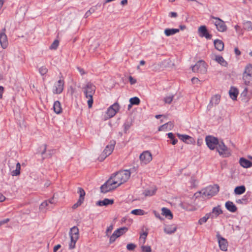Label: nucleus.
Here are the masks:
<instances>
[{"label":"nucleus","mask_w":252,"mask_h":252,"mask_svg":"<svg viewBox=\"0 0 252 252\" xmlns=\"http://www.w3.org/2000/svg\"><path fill=\"white\" fill-rule=\"evenodd\" d=\"M131 172L129 170H121L116 173L111 177L113 184L117 187L126 182L130 176Z\"/></svg>","instance_id":"1"},{"label":"nucleus","mask_w":252,"mask_h":252,"mask_svg":"<svg viewBox=\"0 0 252 252\" xmlns=\"http://www.w3.org/2000/svg\"><path fill=\"white\" fill-rule=\"evenodd\" d=\"M95 86L91 83H88L83 88V92L85 97L89 99L87 101L88 107L91 108L93 103V95L95 92Z\"/></svg>","instance_id":"2"},{"label":"nucleus","mask_w":252,"mask_h":252,"mask_svg":"<svg viewBox=\"0 0 252 252\" xmlns=\"http://www.w3.org/2000/svg\"><path fill=\"white\" fill-rule=\"evenodd\" d=\"M242 79L245 85L252 87V65L251 64H249L245 67Z\"/></svg>","instance_id":"3"},{"label":"nucleus","mask_w":252,"mask_h":252,"mask_svg":"<svg viewBox=\"0 0 252 252\" xmlns=\"http://www.w3.org/2000/svg\"><path fill=\"white\" fill-rule=\"evenodd\" d=\"M69 236L70 237V242L69 244V249L72 250L75 248L76 243L79 237V231L77 227L73 226L70 228Z\"/></svg>","instance_id":"4"},{"label":"nucleus","mask_w":252,"mask_h":252,"mask_svg":"<svg viewBox=\"0 0 252 252\" xmlns=\"http://www.w3.org/2000/svg\"><path fill=\"white\" fill-rule=\"evenodd\" d=\"M210 21L215 25L216 29L218 31L220 32H224L226 31V25L224 22L220 18L214 16H211Z\"/></svg>","instance_id":"5"},{"label":"nucleus","mask_w":252,"mask_h":252,"mask_svg":"<svg viewBox=\"0 0 252 252\" xmlns=\"http://www.w3.org/2000/svg\"><path fill=\"white\" fill-rule=\"evenodd\" d=\"M219 191V187L217 185L209 186L203 189L201 191L203 195L205 197H211L216 194Z\"/></svg>","instance_id":"6"},{"label":"nucleus","mask_w":252,"mask_h":252,"mask_svg":"<svg viewBox=\"0 0 252 252\" xmlns=\"http://www.w3.org/2000/svg\"><path fill=\"white\" fill-rule=\"evenodd\" d=\"M217 151L222 157H228L231 155L230 150L224 145L223 142L219 143L217 147Z\"/></svg>","instance_id":"7"},{"label":"nucleus","mask_w":252,"mask_h":252,"mask_svg":"<svg viewBox=\"0 0 252 252\" xmlns=\"http://www.w3.org/2000/svg\"><path fill=\"white\" fill-rule=\"evenodd\" d=\"M192 70L194 72L204 73L207 71L206 64L204 61L200 60L192 66Z\"/></svg>","instance_id":"8"},{"label":"nucleus","mask_w":252,"mask_h":252,"mask_svg":"<svg viewBox=\"0 0 252 252\" xmlns=\"http://www.w3.org/2000/svg\"><path fill=\"white\" fill-rule=\"evenodd\" d=\"M206 144L211 150H214L219 144L218 139L212 136H207L205 138Z\"/></svg>","instance_id":"9"},{"label":"nucleus","mask_w":252,"mask_h":252,"mask_svg":"<svg viewBox=\"0 0 252 252\" xmlns=\"http://www.w3.org/2000/svg\"><path fill=\"white\" fill-rule=\"evenodd\" d=\"M117 188L116 186L113 184L111 178L100 187L101 191L103 193L108 192Z\"/></svg>","instance_id":"10"},{"label":"nucleus","mask_w":252,"mask_h":252,"mask_svg":"<svg viewBox=\"0 0 252 252\" xmlns=\"http://www.w3.org/2000/svg\"><path fill=\"white\" fill-rule=\"evenodd\" d=\"M6 29L3 28L0 32V44L3 49H6L8 45L7 36L5 33Z\"/></svg>","instance_id":"11"},{"label":"nucleus","mask_w":252,"mask_h":252,"mask_svg":"<svg viewBox=\"0 0 252 252\" xmlns=\"http://www.w3.org/2000/svg\"><path fill=\"white\" fill-rule=\"evenodd\" d=\"M139 158L141 163L146 164L152 160V156L150 152L145 151L140 154Z\"/></svg>","instance_id":"12"},{"label":"nucleus","mask_w":252,"mask_h":252,"mask_svg":"<svg viewBox=\"0 0 252 252\" xmlns=\"http://www.w3.org/2000/svg\"><path fill=\"white\" fill-rule=\"evenodd\" d=\"M64 87V81L60 79L54 84L53 92L55 94H60L62 93Z\"/></svg>","instance_id":"13"},{"label":"nucleus","mask_w":252,"mask_h":252,"mask_svg":"<svg viewBox=\"0 0 252 252\" xmlns=\"http://www.w3.org/2000/svg\"><path fill=\"white\" fill-rule=\"evenodd\" d=\"M217 237L218 240V243L220 249L222 251H226L227 250L228 243L227 240L222 237L219 233L217 234Z\"/></svg>","instance_id":"14"},{"label":"nucleus","mask_w":252,"mask_h":252,"mask_svg":"<svg viewBox=\"0 0 252 252\" xmlns=\"http://www.w3.org/2000/svg\"><path fill=\"white\" fill-rule=\"evenodd\" d=\"M119 106L117 103L113 104L110 106L107 110V114L109 118H112L115 115L117 112L119 110Z\"/></svg>","instance_id":"15"},{"label":"nucleus","mask_w":252,"mask_h":252,"mask_svg":"<svg viewBox=\"0 0 252 252\" xmlns=\"http://www.w3.org/2000/svg\"><path fill=\"white\" fill-rule=\"evenodd\" d=\"M211 215V219H216L220 215L222 214V211L221 209L220 206L218 205L212 209V212L209 213Z\"/></svg>","instance_id":"16"},{"label":"nucleus","mask_w":252,"mask_h":252,"mask_svg":"<svg viewBox=\"0 0 252 252\" xmlns=\"http://www.w3.org/2000/svg\"><path fill=\"white\" fill-rule=\"evenodd\" d=\"M200 36L205 37L207 39H210L212 35L209 33L205 26H201L198 29Z\"/></svg>","instance_id":"17"},{"label":"nucleus","mask_w":252,"mask_h":252,"mask_svg":"<svg viewBox=\"0 0 252 252\" xmlns=\"http://www.w3.org/2000/svg\"><path fill=\"white\" fill-rule=\"evenodd\" d=\"M15 163H16L15 169L12 170L13 167L10 165V163L9 162V167L10 168L11 175L12 176H17L19 175L20 173L21 164L19 162H16Z\"/></svg>","instance_id":"18"},{"label":"nucleus","mask_w":252,"mask_h":252,"mask_svg":"<svg viewBox=\"0 0 252 252\" xmlns=\"http://www.w3.org/2000/svg\"><path fill=\"white\" fill-rule=\"evenodd\" d=\"M116 144V141L114 140H112L110 142V144L106 146L105 149L103 151V152L105 153V154L109 156L113 152L115 145Z\"/></svg>","instance_id":"19"},{"label":"nucleus","mask_w":252,"mask_h":252,"mask_svg":"<svg viewBox=\"0 0 252 252\" xmlns=\"http://www.w3.org/2000/svg\"><path fill=\"white\" fill-rule=\"evenodd\" d=\"M220 96L219 94H216L212 97L208 107L211 108L213 106L218 104L220 101Z\"/></svg>","instance_id":"20"},{"label":"nucleus","mask_w":252,"mask_h":252,"mask_svg":"<svg viewBox=\"0 0 252 252\" xmlns=\"http://www.w3.org/2000/svg\"><path fill=\"white\" fill-rule=\"evenodd\" d=\"M177 230V226L175 224L166 225L164 228V232L167 234L174 233Z\"/></svg>","instance_id":"21"},{"label":"nucleus","mask_w":252,"mask_h":252,"mask_svg":"<svg viewBox=\"0 0 252 252\" xmlns=\"http://www.w3.org/2000/svg\"><path fill=\"white\" fill-rule=\"evenodd\" d=\"M239 163L244 168H248L252 166V162L244 158H241L239 160Z\"/></svg>","instance_id":"22"},{"label":"nucleus","mask_w":252,"mask_h":252,"mask_svg":"<svg viewBox=\"0 0 252 252\" xmlns=\"http://www.w3.org/2000/svg\"><path fill=\"white\" fill-rule=\"evenodd\" d=\"M177 136L179 139L187 144H191L192 143L193 139L188 135L177 133Z\"/></svg>","instance_id":"23"},{"label":"nucleus","mask_w":252,"mask_h":252,"mask_svg":"<svg viewBox=\"0 0 252 252\" xmlns=\"http://www.w3.org/2000/svg\"><path fill=\"white\" fill-rule=\"evenodd\" d=\"M239 92L238 89L234 87H231L229 91V94L230 98L233 100H236Z\"/></svg>","instance_id":"24"},{"label":"nucleus","mask_w":252,"mask_h":252,"mask_svg":"<svg viewBox=\"0 0 252 252\" xmlns=\"http://www.w3.org/2000/svg\"><path fill=\"white\" fill-rule=\"evenodd\" d=\"M225 207L229 211L234 213L237 210V207L231 201H228L225 203Z\"/></svg>","instance_id":"25"},{"label":"nucleus","mask_w":252,"mask_h":252,"mask_svg":"<svg viewBox=\"0 0 252 252\" xmlns=\"http://www.w3.org/2000/svg\"><path fill=\"white\" fill-rule=\"evenodd\" d=\"M161 214L165 216L166 218L169 220H171L173 218V215L169 209L163 207L161 209Z\"/></svg>","instance_id":"26"},{"label":"nucleus","mask_w":252,"mask_h":252,"mask_svg":"<svg viewBox=\"0 0 252 252\" xmlns=\"http://www.w3.org/2000/svg\"><path fill=\"white\" fill-rule=\"evenodd\" d=\"M215 48L218 51H221L224 48V44L221 40L216 39L214 41Z\"/></svg>","instance_id":"27"},{"label":"nucleus","mask_w":252,"mask_h":252,"mask_svg":"<svg viewBox=\"0 0 252 252\" xmlns=\"http://www.w3.org/2000/svg\"><path fill=\"white\" fill-rule=\"evenodd\" d=\"M114 203L113 199H109L105 198L103 200H100L96 203V204L100 206H107L110 204H112Z\"/></svg>","instance_id":"28"},{"label":"nucleus","mask_w":252,"mask_h":252,"mask_svg":"<svg viewBox=\"0 0 252 252\" xmlns=\"http://www.w3.org/2000/svg\"><path fill=\"white\" fill-rule=\"evenodd\" d=\"M179 32V29H166L164 30V33L167 36L174 35Z\"/></svg>","instance_id":"29"},{"label":"nucleus","mask_w":252,"mask_h":252,"mask_svg":"<svg viewBox=\"0 0 252 252\" xmlns=\"http://www.w3.org/2000/svg\"><path fill=\"white\" fill-rule=\"evenodd\" d=\"M53 109H54V112L56 114H58L62 112V109L61 107V104L59 101H56L54 102V105H53Z\"/></svg>","instance_id":"30"},{"label":"nucleus","mask_w":252,"mask_h":252,"mask_svg":"<svg viewBox=\"0 0 252 252\" xmlns=\"http://www.w3.org/2000/svg\"><path fill=\"white\" fill-rule=\"evenodd\" d=\"M215 61L223 66H226L227 65V63L222 56H216Z\"/></svg>","instance_id":"31"},{"label":"nucleus","mask_w":252,"mask_h":252,"mask_svg":"<svg viewBox=\"0 0 252 252\" xmlns=\"http://www.w3.org/2000/svg\"><path fill=\"white\" fill-rule=\"evenodd\" d=\"M246 191V188L244 186L236 187L234 189L235 194L240 195L244 193Z\"/></svg>","instance_id":"32"},{"label":"nucleus","mask_w":252,"mask_h":252,"mask_svg":"<svg viewBox=\"0 0 252 252\" xmlns=\"http://www.w3.org/2000/svg\"><path fill=\"white\" fill-rule=\"evenodd\" d=\"M128 230V228L126 227H122L120 228L117 229L114 232L117 235L118 237H119L125 233L126 232V231Z\"/></svg>","instance_id":"33"},{"label":"nucleus","mask_w":252,"mask_h":252,"mask_svg":"<svg viewBox=\"0 0 252 252\" xmlns=\"http://www.w3.org/2000/svg\"><path fill=\"white\" fill-rule=\"evenodd\" d=\"M50 206L48 205V202L45 200L40 205L39 209L42 212H45L47 209L50 208Z\"/></svg>","instance_id":"34"},{"label":"nucleus","mask_w":252,"mask_h":252,"mask_svg":"<svg viewBox=\"0 0 252 252\" xmlns=\"http://www.w3.org/2000/svg\"><path fill=\"white\" fill-rule=\"evenodd\" d=\"M210 216L211 215L209 213L206 214L203 217L200 218L199 220L198 223L200 225H202L203 223H205L209 218H211Z\"/></svg>","instance_id":"35"},{"label":"nucleus","mask_w":252,"mask_h":252,"mask_svg":"<svg viewBox=\"0 0 252 252\" xmlns=\"http://www.w3.org/2000/svg\"><path fill=\"white\" fill-rule=\"evenodd\" d=\"M78 193L79 194V198L78 199V200H81V201L83 202L84 200V197L86 194L84 190L81 188H78Z\"/></svg>","instance_id":"36"},{"label":"nucleus","mask_w":252,"mask_h":252,"mask_svg":"<svg viewBox=\"0 0 252 252\" xmlns=\"http://www.w3.org/2000/svg\"><path fill=\"white\" fill-rule=\"evenodd\" d=\"M140 102L139 98L136 96L132 97L129 99L130 105H138L139 104Z\"/></svg>","instance_id":"37"},{"label":"nucleus","mask_w":252,"mask_h":252,"mask_svg":"<svg viewBox=\"0 0 252 252\" xmlns=\"http://www.w3.org/2000/svg\"><path fill=\"white\" fill-rule=\"evenodd\" d=\"M131 213L135 215H144L145 214V211L141 209H134L133 210Z\"/></svg>","instance_id":"38"},{"label":"nucleus","mask_w":252,"mask_h":252,"mask_svg":"<svg viewBox=\"0 0 252 252\" xmlns=\"http://www.w3.org/2000/svg\"><path fill=\"white\" fill-rule=\"evenodd\" d=\"M167 136H168V137L169 138H170L171 140H172V142L171 143L173 144V145H175L177 142H178V139H176V138H175V137H174V134L172 132H169L167 134Z\"/></svg>","instance_id":"39"},{"label":"nucleus","mask_w":252,"mask_h":252,"mask_svg":"<svg viewBox=\"0 0 252 252\" xmlns=\"http://www.w3.org/2000/svg\"><path fill=\"white\" fill-rule=\"evenodd\" d=\"M156 191V189H146L144 191L145 196H152Z\"/></svg>","instance_id":"40"},{"label":"nucleus","mask_w":252,"mask_h":252,"mask_svg":"<svg viewBox=\"0 0 252 252\" xmlns=\"http://www.w3.org/2000/svg\"><path fill=\"white\" fill-rule=\"evenodd\" d=\"M244 29L248 31L252 30V23L250 21H247L244 23Z\"/></svg>","instance_id":"41"},{"label":"nucleus","mask_w":252,"mask_h":252,"mask_svg":"<svg viewBox=\"0 0 252 252\" xmlns=\"http://www.w3.org/2000/svg\"><path fill=\"white\" fill-rule=\"evenodd\" d=\"M59 45V41L57 39L54 40L53 43L51 45L49 48L51 50H56Z\"/></svg>","instance_id":"42"},{"label":"nucleus","mask_w":252,"mask_h":252,"mask_svg":"<svg viewBox=\"0 0 252 252\" xmlns=\"http://www.w3.org/2000/svg\"><path fill=\"white\" fill-rule=\"evenodd\" d=\"M174 95L172 94L166 96L164 98V101L166 103L170 104L173 100Z\"/></svg>","instance_id":"43"},{"label":"nucleus","mask_w":252,"mask_h":252,"mask_svg":"<svg viewBox=\"0 0 252 252\" xmlns=\"http://www.w3.org/2000/svg\"><path fill=\"white\" fill-rule=\"evenodd\" d=\"M148 235L147 232H143L140 235V243L141 244H144L145 242L146 239Z\"/></svg>","instance_id":"44"},{"label":"nucleus","mask_w":252,"mask_h":252,"mask_svg":"<svg viewBox=\"0 0 252 252\" xmlns=\"http://www.w3.org/2000/svg\"><path fill=\"white\" fill-rule=\"evenodd\" d=\"M131 126V123L129 122H126L124 124V132L126 133Z\"/></svg>","instance_id":"45"},{"label":"nucleus","mask_w":252,"mask_h":252,"mask_svg":"<svg viewBox=\"0 0 252 252\" xmlns=\"http://www.w3.org/2000/svg\"><path fill=\"white\" fill-rule=\"evenodd\" d=\"M141 251L142 252H151L152 250L150 246L142 245L141 246Z\"/></svg>","instance_id":"46"},{"label":"nucleus","mask_w":252,"mask_h":252,"mask_svg":"<svg viewBox=\"0 0 252 252\" xmlns=\"http://www.w3.org/2000/svg\"><path fill=\"white\" fill-rule=\"evenodd\" d=\"M39 72L41 75H44L48 72V69L45 66H41L39 68Z\"/></svg>","instance_id":"47"},{"label":"nucleus","mask_w":252,"mask_h":252,"mask_svg":"<svg viewBox=\"0 0 252 252\" xmlns=\"http://www.w3.org/2000/svg\"><path fill=\"white\" fill-rule=\"evenodd\" d=\"M117 238H118V235L115 233L113 232L112 235L110 237L109 243L110 244L113 243Z\"/></svg>","instance_id":"48"},{"label":"nucleus","mask_w":252,"mask_h":252,"mask_svg":"<svg viewBox=\"0 0 252 252\" xmlns=\"http://www.w3.org/2000/svg\"><path fill=\"white\" fill-rule=\"evenodd\" d=\"M136 245L133 243H129L126 245V249L128 251H133L136 248Z\"/></svg>","instance_id":"49"},{"label":"nucleus","mask_w":252,"mask_h":252,"mask_svg":"<svg viewBox=\"0 0 252 252\" xmlns=\"http://www.w3.org/2000/svg\"><path fill=\"white\" fill-rule=\"evenodd\" d=\"M108 156L105 153H104L103 152L101 153V154L100 155V156L98 157V159L100 161H102L104 159L106 158Z\"/></svg>","instance_id":"50"},{"label":"nucleus","mask_w":252,"mask_h":252,"mask_svg":"<svg viewBox=\"0 0 252 252\" xmlns=\"http://www.w3.org/2000/svg\"><path fill=\"white\" fill-rule=\"evenodd\" d=\"M190 187L191 188L195 187L196 186V180L194 177H191L190 180Z\"/></svg>","instance_id":"51"},{"label":"nucleus","mask_w":252,"mask_h":252,"mask_svg":"<svg viewBox=\"0 0 252 252\" xmlns=\"http://www.w3.org/2000/svg\"><path fill=\"white\" fill-rule=\"evenodd\" d=\"M47 201L48 202V205H49L50 204L51 205L56 204L57 202V200L55 199L54 196Z\"/></svg>","instance_id":"52"},{"label":"nucleus","mask_w":252,"mask_h":252,"mask_svg":"<svg viewBox=\"0 0 252 252\" xmlns=\"http://www.w3.org/2000/svg\"><path fill=\"white\" fill-rule=\"evenodd\" d=\"M113 229V226L112 225H110L109 227H107L106 231V236H109V233L111 232L112 230Z\"/></svg>","instance_id":"53"},{"label":"nucleus","mask_w":252,"mask_h":252,"mask_svg":"<svg viewBox=\"0 0 252 252\" xmlns=\"http://www.w3.org/2000/svg\"><path fill=\"white\" fill-rule=\"evenodd\" d=\"M83 202L81 201V200H78L77 202L75 203L73 206V209H75L77 208L78 206H79Z\"/></svg>","instance_id":"54"},{"label":"nucleus","mask_w":252,"mask_h":252,"mask_svg":"<svg viewBox=\"0 0 252 252\" xmlns=\"http://www.w3.org/2000/svg\"><path fill=\"white\" fill-rule=\"evenodd\" d=\"M129 81L131 85L134 84L136 82V80L131 76L129 77Z\"/></svg>","instance_id":"55"},{"label":"nucleus","mask_w":252,"mask_h":252,"mask_svg":"<svg viewBox=\"0 0 252 252\" xmlns=\"http://www.w3.org/2000/svg\"><path fill=\"white\" fill-rule=\"evenodd\" d=\"M77 69L81 75H83L86 73L85 71L83 68L80 67H77Z\"/></svg>","instance_id":"56"},{"label":"nucleus","mask_w":252,"mask_h":252,"mask_svg":"<svg viewBox=\"0 0 252 252\" xmlns=\"http://www.w3.org/2000/svg\"><path fill=\"white\" fill-rule=\"evenodd\" d=\"M153 213L156 218L160 220L161 219L159 213L157 212L156 211H153Z\"/></svg>","instance_id":"57"},{"label":"nucleus","mask_w":252,"mask_h":252,"mask_svg":"<svg viewBox=\"0 0 252 252\" xmlns=\"http://www.w3.org/2000/svg\"><path fill=\"white\" fill-rule=\"evenodd\" d=\"M191 81L193 84H197L198 82H200L199 80L197 78L193 77L191 79Z\"/></svg>","instance_id":"58"},{"label":"nucleus","mask_w":252,"mask_h":252,"mask_svg":"<svg viewBox=\"0 0 252 252\" xmlns=\"http://www.w3.org/2000/svg\"><path fill=\"white\" fill-rule=\"evenodd\" d=\"M248 92V88L247 87H246L244 89V90L243 91V92L242 93L241 95L244 96H247Z\"/></svg>","instance_id":"59"},{"label":"nucleus","mask_w":252,"mask_h":252,"mask_svg":"<svg viewBox=\"0 0 252 252\" xmlns=\"http://www.w3.org/2000/svg\"><path fill=\"white\" fill-rule=\"evenodd\" d=\"M169 16L170 17H176L177 16V14L175 12H171L169 13Z\"/></svg>","instance_id":"60"},{"label":"nucleus","mask_w":252,"mask_h":252,"mask_svg":"<svg viewBox=\"0 0 252 252\" xmlns=\"http://www.w3.org/2000/svg\"><path fill=\"white\" fill-rule=\"evenodd\" d=\"M61 247V246L59 244L55 246L53 249L54 252H56Z\"/></svg>","instance_id":"61"},{"label":"nucleus","mask_w":252,"mask_h":252,"mask_svg":"<svg viewBox=\"0 0 252 252\" xmlns=\"http://www.w3.org/2000/svg\"><path fill=\"white\" fill-rule=\"evenodd\" d=\"M3 93V87L2 86H0V98H1L2 97Z\"/></svg>","instance_id":"62"},{"label":"nucleus","mask_w":252,"mask_h":252,"mask_svg":"<svg viewBox=\"0 0 252 252\" xmlns=\"http://www.w3.org/2000/svg\"><path fill=\"white\" fill-rule=\"evenodd\" d=\"M91 15V13H90V11H89V10H88V11L86 12V13H85V15H84V17H85V18H88L89 16H90Z\"/></svg>","instance_id":"63"},{"label":"nucleus","mask_w":252,"mask_h":252,"mask_svg":"<svg viewBox=\"0 0 252 252\" xmlns=\"http://www.w3.org/2000/svg\"><path fill=\"white\" fill-rule=\"evenodd\" d=\"M5 199V197L2 194L0 193V202L3 201Z\"/></svg>","instance_id":"64"}]
</instances>
